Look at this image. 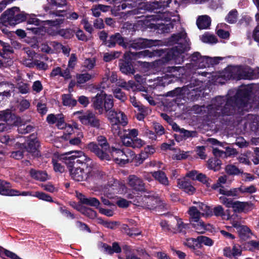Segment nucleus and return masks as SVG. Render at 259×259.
Listing matches in <instances>:
<instances>
[{
  "mask_svg": "<svg viewBox=\"0 0 259 259\" xmlns=\"http://www.w3.org/2000/svg\"><path fill=\"white\" fill-rule=\"evenodd\" d=\"M252 93L251 88L244 87L238 89L233 96L215 97L207 107L208 119L214 122L221 117L235 116L238 118L244 115L252 108Z\"/></svg>",
  "mask_w": 259,
  "mask_h": 259,
  "instance_id": "1",
  "label": "nucleus"
},
{
  "mask_svg": "<svg viewBox=\"0 0 259 259\" xmlns=\"http://www.w3.org/2000/svg\"><path fill=\"white\" fill-rule=\"evenodd\" d=\"M168 42L177 45L168 51L161 61L164 63L174 60L176 64H182L184 61V53L190 49V42L186 33L173 34L169 38Z\"/></svg>",
  "mask_w": 259,
  "mask_h": 259,
  "instance_id": "2",
  "label": "nucleus"
},
{
  "mask_svg": "<svg viewBox=\"0 0 259 259\" xmlns=\"http://www.w3.org/2000/svg\"><path fill=\"white\" fill-rule=\"evenodd\" d=\"M63 160L69 169L72 178L78 182L85 181V167L81 162H76L77 158L85 155L82 151L70 152L66 153Z\"/></svg>",
  "mask_w": 259,
  "mask_h": 259,
  "instance_id": "3",
  "label": "nucleus"
},
{
  "mask_svg": "<svg viewBox=\"0 0 259 259\" xmlns=\"http://www.w3.org/2000/svg\"><path fill=\"white\" fill-rule=\"evenodd\" d=\"M97 142H90L87 144L85 148L87 151L94 155L101 161H109L111 156L109 152L111 147L104 136H99L96 138Z\"/></svg>",
  "mask_w": 259,
  "mask_h": 259,
  "instance_id": "4",
  "label": "nucleus"
},
{
  "mask_svg": "<svg viewBox=\"0 0 259 259\" xmlns=\"http://www.w3.org/2000/svg\"><path fill=\"white\" fill-rule=\"evenodd\" d=\"M28 14L21 11L20 8L14 7L7 9L1 15V20L6 25L15 26L27 20Z\"/></svg>",
  "mask_w": 259,
  "mask_h": 259,
  "instance_id": "5",
  "label": "nucleus"
},
{
  "mask_svg": "<svg viewBox=\"0 0 259 259\" xmlns=\"http://www.w3.org/2000/svg\"><path fill=\"white\" fill-rule=\"evenodd\" d=\"M92 101L94 109L97 110L100 114H103L104 111L108 112L114 106L112 96L107 95L103 92L98 93L92 98Z\"/></svg>",
  "mask_w": 259,
  "mask_h": 259,
  "instance_id": "6",
  "label": "nucleus"
},
{
  "mask_svg": "<svg viewBox=\"0 0 259 259\" xmlns=\"http://www.w3.org/2000/svg\"><path fill=\"white\" fill-rule=\"evenodd\" d=\"M148 195L138 197L134 200L135 205L146 209H154L160 206L161 202L157 195L152 192H149Z\"/></svg>",
  "mask_w": 259,
  "mask_h": 259,
  "instance_id": "7",
  "label": "nucleus"
},
{
  "mask_svg": "<svg viewBox=\"0 0 259 259\" xmlns=\"http://www.w3.org/2000/svg\"><path fill=\"white\" fill-rule=\"evenodd\" d=\"M220 200L227 207L232 208L236 213L246 212L250 211L253 206L250 202L234 201L233 199L225 196H221Z\"/></svg>",
  "mask_w": 259,
  "mask_h": 259,
  "instance_id": "8",
  "label": "nucleus"
},
{
  "mask_svg": "<svg viewBox=\"0 0 259 259\" xmlns=\"http://www.w3.org/2000/svg\"><path fill=\"white\" fill-rule=\"evenodd\" d=\"M188 213L191 217L190 222H191L192 227L194 228L198 233H204L206 230L209 229L207 228V226H210V225L209 224L206 225L200 220V212L197 209L196 207H190Z\"/></svg>",
  "mask_w": 259,
  "mask_h": 259,
  "instance_id": "9",
  "label": "nucleus"
},
{
  "mask_svg": "<svg viewBox=\"0 0 259 259\" xmlns=\"http://www.w3.org/2000/svg\"><path fill=\"white\" fill-rule=\"evenodd\" d=\"M132 153L133 154V151L130 149L121 150L114 147H111L109 152L111 158L112 157L115 162L120 166H123L125 164L131 162V159L129 156L130 157Z\"/></svg>",
  "mask_w": 259,
  "mask_h": 259,
  "instance_id": "10",
  "label": "nucleus"
},
{
  "mask_svg": "<svg viewBox=\"0 0 259 259\" xmlns=\"http://www.w3.org/2000/svg\"><path fill=\"white\" fill-rule=\"evenodd\" d=\"M76 162L82 163V165L85 167V181L89 183L95 182L98 170L93 167L92 160L86 155H82L79 158H77Z\"/></svg>",
  "mask_w": 259,
  "mask_h": 259,
  "instance_id": "11",
  "label": "nucleus"
},
{
  "mask_svg": "<svg viewBox=\"0 0 259 259\" xmlns=\"http://www.w3.org/2000/svg\"><path fill=\"white\" fill-rule=\"evenodd\" d=\"M232 76L237 80L253 79L255 78L256 74L250 67H244L242 66L234 67L232 71Z\"/></svg>",
  "mask_w": 259,
  "mask_h": 259,
  "instance_id": "12",
  "label": "nucleus"
},
{
  "mask_svg": "<svg viewBox=\"0 0 259 259\" xmlns=\"http://www.w3.org/2000/svg\"><path fill=\"white\" fill-rule=\"evenodd\" d=\"M134 62L128 53H125L122 59H119L118 66L120 71L126 75H133L135 73Z\"/></svg>",
  "mask_w": 259,
  "mask_h": 259,
  "instance_id": "13",
  "label": "nucleus"
},
{
  "mask_svg": "<svg viewBox=\"0 0 259 259\" xmlns=\"http://www.w3.org/2000/svg\"><path fill=\"white\" fill-rule=\"evenodd\" d=\"M78 119L83 125L98 130L100 128L101 121L95 114L92 111H87L82 115L79 116Z\"/></svg>",
  "mask_w": 259,
  "mask_h": 259,
  "instance_id": "14",
  "label": "nucleus"
},
{
  "mask_svg": "<svg viewBox=\"0 0 259 259\" xmlns=\"http://www.w3.org/2000/svg\"><path fill=\"white\" fill-rule=\"evenodd\" d=\"M11 185L9 182L0 179V195L8 196H28L30 195L29 191H20L11 189Z\"/></svg>",
  "mask_w": 259,
  "mask_h": 259,
  "instance_id": "15",
  "label": "nucleus"
},
{
  "mask_svg": "<svg viewBox=\"0 0 259 259\" xmlns=\"http://www.w3.org/2000/svg\"><path fill=\"white\" fill-rule=\"evenodd\" d=\"M19 147L29 153L34 157H38L41 156L40 152L38 150L39 143L36 139L28 140L27 143H18Z\"/></svg>",
  "mask_w": 259,
  "mask_h": 259,
  "instance_id": "16",
  "label": "nucleus"
},
{
  "mask_svg": "<svg viewBox=\"0 0 259 259\" xmlns=\"http://www.w3.org/2000/svg\"><path fill=\"white\" fill-rule=\"evenodd\" d=\"M157 41L146 38H138L134 40L130 45V48L135 50H140L146 48L156 47Z\"/></svg>",
  "mask_w": 259,
  "mask_h": 259,
  "instance_id": "17",
  "label": "nucleus"
},
{
  "mask_svg": "<svg viewBox=\"0 0 259 259\" xmlns=\"http://www.w3.org/2000/svg\"><path fill=\"white\" fill-rule=\"evenodd\" d=\"M128 186L137 192H145V183L143 180L135 175H130L128 177Z\"/></svg>",
  "mask_w": 259,
  "mask_h": 259,
  "instance_id": "18",
  "label": "nucleus"
},
{
  "mask_svg": "<svg viewBox=\"0 0 259 259\" xmlns=\"http://www.w3.org/2000/svg\"><path fill=\"white\" fill-rule=\"evenodd\" d=\"M0 115L1 119L5 121L9 125L16 126L21 123V118L16 116L14 113H12L9 110L3 111Z\"/></svg>",
  "mask_w": 259,
  "mask_h": 259,
  "instance_id": "19",
  "label": "nucleus"
},
{
  "mask_svg": "<svg viewBox=\"0 0 259 259\" xmlns=\"http://www.w3.org/2000/svg\"><path fill=\"white\" fill-rule=\"evenodd\" d=\"M0 115L1 119L5 121L9 125L16 126L21 123V118L16 116L14 113H12L9 110L3 111Z\"/></svg>",
  "mask_w": 259,
  "mask_h": 259,
  "instance_id": "20",
  "label": "nucleus"
},
{
  "mask_svg": "<svg viewBox=\"0 0 259 259\" xmlns=\"http://www.w3.org/2000/svg\"><path fill=\"white\" fill-rule=\"evenodd\" d=\"M203 82L199 80L195 76H193L189 81V83L184 87H186V92L189 93V95L192 94L193 92H195V97L199 96L200 94H197V92H200L201 90L199 89L202 84ZM195 97L194 98V99Z\"/></svg>",
  "mask_w": 259,
  "mask_h": 259,
  "instance_id": "21",
  "label": "nucleus"
},
{
  "mask_svg": "<svg viewBox=\"0 0 259 259\" xmlns=\"http://www.w3.org/2000/svg\"><path fill=\"white\" fill-rule=\"evenodd\" d=\"M116 44L122 47H126L124 41V38L118 32L109 36L108 41L105 43V45L108 48H113Z\"/></svg>",
  "mask_w": 259,
  "mask_h": 259,
  "instance_id": "22",
  "label": "nucleus"
},
{
  "mask_svg": "<svg viewBox=\"0 0 259 259\" xmlns=\"http://www.w3.org/2000/svg\"><path fill=\"white\" fill-rule=\"evenodd\" d=\"M27 29L31 30L34 34L41 36H45L46 33L51 36L59 35L58 30H54L52 27L46 28L44 27H37L27 28Z\"/></svg>",
  "mask_w": 259,
  "mask_h": 259,
  "instance_id": "23",
  "label": "nucleus"
},
{
  "mask_svg": "<svg viewBox=\"0 0 259 259\" xmlns=\"http://www.w3.org/2000/svg\"><path fill=\"white\" fill-rule=\"evenodd\" d=\"M101 247L104 250V253L110 255H113L114 253H119L122 251L121 247L117 242H113L112 246L106 243L101 242Z\"/></svg>",
  "mask_w": 259,
  "mask_h": 259,
  "instance_id": "24",
  "label": "nucleus"
},
{
  "mask_svg": "<svg viewBox=\"0 0 259 259\" xmlns=\"http://www.w3.org/2000/svg\"><path fill=\"white\" fill-rule=\"evenodd\" d=\"M164 53L163 50L162 49H156L149 50H145L142 51H140L137 53L138 57L139 58L141 57H148V58H152L153 57H160L162 55V54Z\"/></svg>",
  "mask_w": 259,
  "mask_h": 259,
  "instance_id": "25",
  "label": "nucleus"
},
{
  "mask_svg": "<svg viewBox=\"0 0 259 259\" xmlns=\"http://www.w3.org/2000/svg\"><path fill=\"white\" fill-rule=\"evenodd\" d=\"M79 201L81 203L95 207L98 208L100 205L99 200L95 197H86L84 195L80 194Z\"/></svg>",
  "mask_w": 259,
  "mask_h": 259,
  "instance_id": "26",
  "label": "nucleus"
},
{
  "mask_svg": "<svg viewBox=\"0 0 259 259\" xmlns=\"http://www.w3.org/2000/svg\"><path fill=\"white\" fill-rule=\"evenodd\" d=\"M152 176L154 179L157 181L160 184L168 186L169 181L165 173L162 170H159L151 172Z\"/></svg>",
  "mask_w": 259,
  "mask_h": 259,
  "instance_id": "27",
  "label": "nucleus"
},
{
  "mask_svg": "<svg viewBox=\"0 0 259 259\" xmlns=\"http://www.w3.org/2000/svg\"><path fill=\"white\" fill-rule=\"evenodd\" d=\"M121 229L124 233L131 237H136L142 234V232L137 228H130L128 225L125 224H122Z\"/></svg>",
  "mask_w": 259,
  "mask_h": 259,
  "instance_id": "28",
  "label": "nucleus"
},
{
  "mask_svg": "<svg viewBox=\"0 0 259 259\" xmlns=\"http://www.w3.org/2000/svg\"><path fill=\"white\" fill-rule=\"evenodd\" d=\"M29 174L32 178L40 182H45L48 179L46 171L37 170L31 168L29 171Z\"/></svg>",
  "mask_w": 259,
  "mask_h": 259,
  "instance_id": "29",
  "label": "nucleus"
},
{
  "mask_svg": "<svg viewBox=\"0 0 259 259\" xmlns=\"http://www.w3.org/2000/svg\"><path fill=\"white\" fill-rule=\"evenodd\" d=\"M50 15L53 16H59L64 17L65 16L67 19L75 20L78 19V15L76 12H72L71 13H66V11H56L49 12Z\"/></svg>",
  "mask_w": 259,
  "mask_h": 259,
  "instance_id": "30",
  "label": "nucleus"
},
{
  "mask_svg": "<svg viewBox=\"0 0 259 259\" xmlns=\"http://www.w3.org/2000/svg\"><path fill=\"white\" fill-rule=\"evenodd\" d=\"M116 115L114 117V120L112 121L113 126H117L118 127L119 124L123 126H125L127 124V117L125 114L122 111L117 110Z\"/></svg>",
  "mask_w": 259,
  "mask_h": 259,
  "instance_id": "31",
  "label": "nucleus"
},
{
  "mask_svg": "<svg viewBox=\"0 0 259 259\" xmlns=\"http://www.w3.org/2000/svg\"><path fill=\"white\" fill-rule=\"evenodd\" d=\"M196 24L200 29H207L211 24L210 18L207 15L199 16L197 19Z\"/></svg>",
  "mask_w": 259,
  "mask_h": 259,
  "instance_id": "32",
  "label": "nucleus"
},
{
  "mask_svg": "<svg viewBox=\"0 0 259 259\" xmlns=\"http://www.w3.org/2000/svg\"><path fill=\"white\" fill-rule=\"evenodd\" d=\"M197 135L198 134L196 131H188L182 128V130H181L180 134V139H177V136L176 134L175 135V138L176 140L179 142L190 138L197 137Z\"/></svg>",
  "mask_w": 259,
  "mask_h": 259,
  "instance_id": "33",
  "label": "nucleus"
},
{
  "mask_svg": "<svg viewBox=\"0 0 259 259\" xmlns=\"http://www.w3.org/2000/svg\"><path fill=\"white\" fill-rule=\"evenodd\" d=\"M151 25H153L151 26V28L160 31L159 32L161 33H169L170 30L174 28V25L171 23L166 24L163 23L151 24Z\"/></svg>",
  "mask_w": 259,
  "mask_h": 259,
  "instance_id": "34",
  "label": "nucleus"
},
{
  "mask_svg": "<svg viewBox=\"0 0 259 259\" xmlns=\"http://www.w3.org/2000/svg\"><path fill=\"white\" fill-rule=\"evenodd\" d=\"M204 68L212 67L214 65L218 64L220 61L223 60V58L221 57H210L204 56Z\"/></svg>",
  "mask_w": 259,
  "mask_h": 259,
  "instance_id": "35",
  "label": "nucleus"
},
{
  "mask_svg": "<svg viewBox=\"0 0 259 259\" xmlns=\"http://www.w3.org/2000/svg\"><path fill=\"white\" fill-rule=\"evenodd\" d=\"M178 185L180 189H183L189 195L193 194L196 191L195 188L189 182L186 181H179Z\"/></svg>",
  "mask_w": 259,
  "mask_h": 259,
  "instance_id": "36",
  "label": "nucleus"
},
{
  "mask_svg": "<svg viewBox=\"0 0 259 259\" xmlns=\"http://www.w3.org/2000/svg\"><path fill=\"white\" fill-rule=\"evenodd\" d=\"M186 88L185 87L176 88L173 90L167 92L164 96L165 97H175L185 94L189 95V93L186 92Z\"/></svg>",
  "mask_w": 259,
  "mask_h": 259,
  "instance_id": "37",
  "label": "nucleus"
},
{
  "mask_svg": "<svg viewBox=\"0 0 259 259\" xmlns=\"http://www.w3.org/2000/svg\"><path fill=\"white\" fill-rule=\"evenodd\" d=\"M72 96L70 94L62 95V104L64 106L73 107L76 105L77 100L72 98Z\"/></svg>",
  "mask_w": 259,
  "mask_h": 259,
  "instance_id": "38",
  "label": "nucleus"
},
{
  "mask_svg": "<svg viewBox=\"0 0 259 259\" xmlns=\"http://www.w3.org/2000/svg\"><path fill=\"white\" fill-rule=\"evenodd\" d=\"M207 163L209 169L217 171L220 169L222 161L219 159L215 157L214 159H209L208 160Z\"/></svg>",
  "mask_w": 259,
  "mask_h": 259,
  "instance_id": "39",
  "label": "nucleus"
},
{
  "mask_svg": "<svg viewBox=\"0 0 259 259\" xmlns=\"http://www.w3.org/2000/svg\"><path fill=\"white\" fill-rule=\"evenodd\" d=\"M219 193L227 196H232L236 198H239L236 188L228 190L224 187H222V188H220Z\"/></svg>",
  "mask_w": 259,
  "mask_h": 259,
  "instance_id": "40",
  "label": "nucleus"
},
{
  "mask_svg": "<svg viewBox=\"0 0 259 259\" xmlns=\"http://www.w3.org/2000/svg\"><path fill=\"white\" fill-rule=\"evenodd\" d=\"M238 14V12L236 9L232 10L226 16V21L230 24L235 23L237 20Z\"/></svg>",
  "mask_w": 259,
  "mask_h": 259,
  "instance_id": "41",
  "label": "nucleus"
},
{
  "mask_svg": "<svg viewBox=\"0 0 259 259\" xmlns=\"http://www.w3.org/2000/svg\"><path fill=\"white\" fill-rule=\"evenodd\" d=\"M197 240L199 243V248H200L202 244L206 246H211L214 243V241L210 238L205 236H199L197 237Z\"/></svg>",
  "mask_w": 259,
  "mask_h": 259,
  "instance_id": "42",
  "label": "nucleus"
},
{
  "mask_svg": "<svg viewBox=\"0 0 259 259\" xmlns=\"http://www.w3.org/2000/svg\"><path fill=\"white\" fill-rule=\"evenodd\" d=\"M225 170L229 175H238L241 173H243V171L233 164L227 165L226 166Z\"/></svg>",
  "mask_w": 259,
  "mask_h": 259,
  "instance_id": "43",
  "label": "nucleus"
},
{
  "mask_svg": "<svg viewBox=\"0 0 259 259\" xmlns=\"http://www.w3.org/2000/svg\"><path fill=\"white\" fill-rule=\"evenodd\" d=\"M59 35L63 37L65 39H69L74 36L75 31L70 29H61L58 30Z\"/></svg>",
  "mask_w": 259,
  "mask_h": 259,
  "instance_id": "44",
  "label": "nucleus"
},
{
  "mask_svg": "<svg viewBox=\"0 0 259 259\" xmlns=\"http://www.w3.org/2000/svg\"><path fill=\"white\" fill-rule=\"evenodd\" d=\"M82 214L87 216L91 219H95L97 215V212L94 210L89 208L83 206L81 209L80 212Z\"/></svg>",
  "mask_w": 259,
  "mask_h": 259,
  "instance_id": "45",
  "label": "nucleus"
},
{
  "mask_svg": "<svg viewBox=\"0 0 259 259\" xmlns=\"http://www.w3.org/2000/svg\"><path fill=\"white\" fill-rule=\"evenodd\" d=\"M64 18H59L55 20H47L45 21L44 22L45 24L48 25L50 26L58 27L64 23Z\"/></svg>",
  "mask_w": 259,
  "mask_h": 259,
  "instance_id": "46",
  "label": "nucleus"
},
{
  "mask_svg": "<svg viewBox=\"0 0 259 259\" xmlns=\"http://www.w3.org/2000/svg\"><path fill=\"white\" fill-rule=\"evenodd\" d=\"M244 248L250 251L254 250H259V241L254 240L249 241L245 244Z\"/></svg>",
  "mask_w": 259,
  "mask_h": 259,
  "instance_id": "47",
  "label": "nucleus"
},
{
  "mask_svg": "<svg viewBox=\"0 0 259 259\" xmlns=\"http://www.w3.org/2000/svg\"><path fill=\"white\" fill-rule=\"evenodd\" d=\"M92 78V75L88 73H81L77 74L76 76L77 82L78 84L84 83Z\"/></svg>",
  "mask_w": 259,
  "mask_h": 259,
  "instance_id": "48",
  "label": "nucleus"
},
{
  "mask_svg": "<svg viewBox=\"0 0 259 259\" xmlns=\"http://www.w3.org/2000/svg\"><path fill=\"white\" fill-rule=\"evenodd\" d=\"M113 95L115 98L124 102L127 99V97L124 92H122L120 88H116L113 91Z\"/></svg>",
  "mask_w": 259,
  "mask_h": 259,
  "instance_id": "49",
  "label": "nucleus"
},
{
  "mask_svg": "<svg viewBox=\"0 0 259 259\" xmlns=\"http://www.w3.org/2000/svg\"><path fill=\"white\" fill-rule=\"evenodd\" d=\"M120 53L119 52H113L111 53H106L104 54L103 60L106 62H109L119 57Z\"/></svg>",
  "mask_w": 259,
  "mask_h": 259,
  "instance_id": "50",
  "label": "nucleus"
},
{
  "mask_svg": "<svg viewBox=\"0 0 259 259\" xmlns=\"http://www.w3.org/2000/svg\"><path fill=\"white\" fill-rule=\"evenodd\" d=\"M238 232L240 238L245 240L249 237L250 230L247 227L242 226L240 227Z\"/></svg>",
  "mask_w": 259,
  "mask_h": 259,
  "instance_id": "51",
  "label": "nucleus"
},
{
  "mask_svg": "<svg viewBox=\"0 0 259 259\" xmlns=\"http://www.w3.org/2000/svg\"><path fill=\"white\" fill-rule=\"evenodd\" d=\"M35 196L37 197L39 199L44 201H46L49 202H53V200L50 195L42 192H36L35 194Z\"/></svg>",
  "mask_w": 259,
  "mask_h": 259,
  "instance_id": "52",
  "label": "nucleus"
},
{
  "mask_svg": "<svg viewBox=\"0 0 259 259\" xmlns=\"http://www.w3.org/2000/svg\"><path fill=\"white\" fill-rule=\"evenodd\" d=\"M196 180L205 185L207 187H210L209 181H210V180L205 175L202 173L197 174L196 176Z\"/></svg>",
  "mask_w": 259,
  "mask_h": 259,
  "instance_id": "53",
  "label": "nucleus"
},
{
  "mask_svg": "<svg viewBox=\"0 0 259 259\" xmlns=\"http://www.w3.org/2000/svg\"><path fill=\"white\" fill-rule=\"evenodd\" d=\"M18 143H17L16 145L18 146L19 150L13 151L11 154V157L17 160L22 159L23 157L24 153L26 152L25 151L23 150V149L19 147V145L17 144Z\"/></svg>",
  "mask_w": 259,
  "mask_h": 259,
  "instance_id": "54",
  "label": "nucleus"
},
{
  "mask_svg": "<svg viewBox=\"0 0 259 259\" xmlns=\"http://www.w3.org/2000/svg\"><path fill=\"white\" fill-rule=\"evenodd\" d=\"M99 223L104 226L105 228L110 229H114L115 227L118 223L117 222H108L106 221H104L102 218H98Z\"/></svg>",
  "mask_w": 259,
  "mask_h": 259,
  "instance_id": "55",
  "label": "nucleus"
},
{
  "mask_svg": "<svg viewBox=\"0 0 259 259\" xmlns=\"http://www.w3.org/2000/svg\"><path fill=\"white\" fill-rule=\"evenodd\" d=\"M185 245L189 248L195 249L196 248H199V243L197 238H191L187 239Z\"/></svg>",
  "mask_w": 259,
  "mask_h": 259,
  "instance_id": "56",
  "label": "nucleus"
},
{
  "mask_svg": "<svg viewBox=\"0 0 259 259\" xmlns=\"http://www.w3.org/2000/svg\"><path fill=\"white\" fill-rule=\"evenodd\" d=\"M59 211L62 215L67 218H69L72 220L75 218V215L71 213L65 206L60 207Z\"/></svg>",
  "mask_w": 259,
  "mask_h": 259,
  "instance_id": "57",
  "label": "nucleus"
},
{
  "mask_svg": "<svg viewBox=\"0 0 259 259\" xmlns=\"http://www.w3.org/2000/svg\"><path fill=\"white\" fill-rule=\"evenodd\" d=\"M56 123L57 127L59 129L66 127L67 124L65 122L64 117L63 114H58V118Z\"/></svg>",
  "mask_w": 259,
  "mask_h": 259,
  "instance_id": "58",
  "label": "nucleus"
},
{
  "mask_svg": "<svg viewBox=\"0 0 259 259\" xmlns=\"http://www.w3.org/2000/svg\"><path fill=\"white\" fill-rule=\"evenodd\" d=\"M202 41L206 43H217L218 39L214 35H203L202 37Z\"/></svg>",
  "mask_w": 259,
  "mask_h": 259,
  "instance_id": "59",
  "label": "nucleus"
},
{
  "mask_svg": "<svg viewBox=\"0 0 259 259\" xmlns=\"http://www.w3.org/2000/svg\"><path fill=\"white\" fill-rule=\"evenodd\" d=\"M50 5L56 8L62 7L66 5V0H48Z\"/></svg>",
  "mask_w": 259,
  "mask_h": 259,
  "instance_id": "60",
  "label": "nucleus"
},
{
  "mask_svg": "<svg viewBox=\"0 0 259 259\" xmlns=\"http://www.w3.org/2000/svg\"><path fill=\"white\" fill-rule=\"evenodd\" d=\"M65 128H66V131L63 135L62 138L65 140H67L70 138V136L73 134H75V132L74 131L72 126L70 124H68V126H66Z\"/></svg>",
  "mask_w": 259,
  "mask_h": 259,
  "instance_id": "61",
  "label": "nucleus"
},
{
  "mask_svg": "<svg viewBox=\"0 0 259 259\" xmlns=\"http://www.w3.org/2000/svg\"><path fill=\"white\" fill-rule=\"evenodd\" d=\"M130 156V159H131V162H133L135 163V165L136 166H139L141 164H142L144 161L140 156L139 154L136 155L135 153L133 152V154H131Z\"/></svg>",
  "mask_w": 259,
  "mask_h": 259,
  "instance_id": "62",
  "label": "nucleus"
},
{
  "mask_svg": "<svg viewBox=\"0 0 259 259\" xmlns=\"http://www.w3.org/2000/svg\"><path fill=\"white\" fill-rule=\"evenodd\" d=\"M33 63L38 70H46L48 68V64L37 59L33 60Z\"/></svg>",
  "mask_w": 259,
  "mask_h": 259,
  "instance_id": "63",
  "label": "nucleus"
},
{
  "mask_svg": "<svg viewBox=\"0 0 259 259\" xmlns=\"http://www.w3.org/2000/svg\"><path fill=\"white\" fill-rule=\"evenodd\" d=\"M231 250L232 256L234 258L240 256L242 254V249L239 244H234Z\"/></svg>",
  "mask_w": 259,
  "mask_h": 259,
  "instance_id": "64",
  "label": "nucleus"
}]
</instances>
